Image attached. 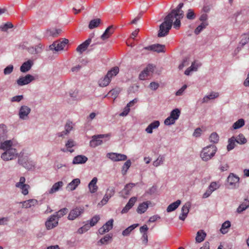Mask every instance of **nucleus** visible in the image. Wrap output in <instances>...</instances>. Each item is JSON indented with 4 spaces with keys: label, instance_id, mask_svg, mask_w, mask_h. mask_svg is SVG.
I'll return each instance as SVG.
<instances>
[{
    "label": "nucleus",
    "instance_id": "obj_1",
    "mask_svg": "<svg viewBox=\"0 0 249 249\" xmlns=\"http://www.w3.org/2000/svg\"><path fill=\"white\" fill-rule=\"evenodd\" d=\"M178 14L172 15L171 17L167 19V16L164 18V21L160 26V29L158 32V37H161L166 36L169 30L171 29L174 18L176 20L174 22L175 28L178 29L180 26V19L183 17L182 12H180Z\"/></svg>",
    "mask_w": 249,
    "mask_h": 249
},
{
    "label": "nucleus",
    "instance_id": "obj_2",
    "mask_svg": "<svg viewBox=\"0 0 249 249\" xmlns=\"http://www.w3.org/2000/svg\"><path fill=\"white\" fill-rule=\"evenodd\" d=\"M217 148L214 144H210L204 147L200 152V156L202 160L207 161L215 155Z\"/></svg>",
    "mask_w": 249,
    "mask_h": 249
},
{
    "label": "nucleus",
    "instance_id": "obj_3",
    "mask_svg": "<svg viewBox=\"0 0 249 249\" xmlns=\"http://www.w3.org/2000/svg\"><path fill=\"white\" fill-rule=\"evenodd\" d=\"M119 69L118 67H115L109 71L104 77L100 79L98 81L99 86L101 87L107 86L110 82L112 77L116 76L119 72Z\"/></svg>",
    "mask_w": 249,
    "mask_h": 249
},
{
    "label": "nucleus",
    "instance_id": "obj_4",
    "mask_svg": "<svg viewBox=\"0 0 249 249\" xmlns=\"http://www.w3.org/2000/svg\"><path fill=\"white\" fill-rule=\"evenodd\" d=\"M111 136L110 134L95 135L92 136L91 140L89 142V145L92 147H95L102 144V139L107 138L109 140Z\"/></svg>",
    "mask_w": 249,
    "mask_h": 249
},
{
    "label": "nucleus",
    "instance_id": "obj_5",
    "mask_svg": "<svg viewBox=\"0 0 249 249\" xmlns=\"http://www.w3.org/2000/svg\"><path fill=\"white\" fill-rule=\"evenodd\" d=\"M68 43V39L63 38L62 40H59L53 42L50 45L49 48L50 50L58 52L63 50Z\"/></svg>",
    "mask_w": 249,
    "mask_h": 249
},
{
    "label": "nucleus",
    "instance_id": "obj_6",
    "mask_svg": "<svg viewBox=\"0 0 249 249\" xmlns=\"http://www.w3.org/2000/svg\"><path fill=\"white\" fill-rule=\"evenodd\" d=\"M18 156L17 149L15 148L5 151L1 155V159L5 161H8L16 159Z\"/></svg>",
    "mask_w": 249,
    "mask_h": 249
},
{
    "label": "nucleus",
    "instance_id": "obj_7",
    "mask_svg": "<svg viewBox=\"0 0 249 249\" xmlns=\"http://www.w3.org/2000/svg\"><path fill=\"white\" fill-rule=\"evenodd\" d=\"M34 80L35 78L33 75L28 74L24 76H20L17 79L16 82L18 86L21 87L30 83Z\"/></svg>",
    "mask_w": 249,
    "mask_h": 249
},
{
    "label": "nucleus",
    "instance_id": "obj_8",
    "mask_svg": "<svg viewBox=\"0 0 249 249\" xmlns=\"http://www.w3.org/2000/svg\"><path fill=\"white\" fill-rule=\"evenodd\" d=\"M84 212L83 208L79 207L72 209L70 212L68 219L70 220H73L80 216Z\"/></svg>",
    "mask_w": 249,
    "mask_h": 249
},
{
    "label": "nucleus",
    "instance_id": "obj_9",
    "mask_svg": "<svg viewBox=\"0 0 249 249\" xmlns=\"http://www.w3.org/2000/svg\"><path fill=\"white\" fill-rule=\"evenodd\" d=\"M107 157L113 161H124L127 160V156L117 153H108Z\"/></svg>",
    "mask_w": 249,
    "mask_h": 249
},
{
    "label": "nucleus",
    "instance_id": "obj_10",
    "mask_svg": "<svg viewBox=\"0 0 249 249\" xmlns=\"http://www.w3.org/2000/svg\"><path fill=\"white\" fill-rule=\"evenodd\" d=\"M94 36V34L91 33L89 35V37L86 40H85L83 43L79 45L76 48V51L82 53L83 52L85 51L87 49L89 45V44L91 42L92 39Z\"/></svg>",
    "mask_w": 249,
    "mask_h": 249
},
{
    "label": "nucleus",
    "instance_id": "obj_11",
    "mask_svg": "<svg viewBox=\"0 0 249 249\" xmlns=\"http://www.w3.org/2000/svg\"><path fill=\"white\" fill-rule=\"evenodd\" d=\"M31 111V109L29 107L25 105L21 106L18 111L19 118L23 120L27 119Z\"/></svg>",
    "mask_w": 249,
    "mask_h": 249
},
{
    "label": "nucleus",
    "instance_id": "obj_12",
    "mask_svg": "<svg viewBox=\"0 0 249 249\" xmlns=\"http://www.w3.org/2000/svg\"><path fill=\"white\" fill-rule=\"evenodd\" d=\"M58 224V219L53 214L51 215L45 222V226L47 230L53 229L56 227Z\"/></svg>",
    "mask_w": 249,
    "mask_h": 249
},
{
    "label": "nucleus",
    "instance_id": "obj_13",
    "mask_svg": "<svg viewBox=\"0 0 249 249\" xmlns=\"http://www.w3.org/2000/svg\"><path fill=\"white\" fill-rule=\"evenodd\" d=\"M145 50L152 51L157 53L164 52L165 46L160 44H155L144 48Z\"/></svg>",
    "mask_w": 249,
    "mask_h": 249
},
{
    "label": "nucleus",
    "instance_id": "obj_14",
    "mask_svg": "<svg viewBox=\"0 0 249 249\" xmlns=\"http://www.w3.org/2000/svg\"><path fill=\"white\" fill-rule=\"evenodd\" d=\"M191 207V203L189 202H186L181 208V213L179 216V219L184 221L187 216L188 213Z\"/></svg>",
    "mask_w": 249,
    "mask_h": 249
},
{
    "label": "nucleus",
    "instance_id": "obj_15",
    "mask_svg": "<svg viewBox=\"0 0 249 249\" xmlns=\"http://www.w3.org/2000/svg\"><path fill=\"white\" fill-rule=\"evenodd\" d=\"M136 200L137 198L136 197H132L130 198L127 203L122 210L121 213H127L128 211L134 205Z\"/></svg>",
    "mask_w": 249,
    "mask_h": 249
},
{
    "label": "nucleus",
    "instance_id": "obj_16",
    "mask_svg": "<svg viewBox=\"0 0 249 249\" xmlns=\"http://www.w3.org/2000/svg\"><path fill=\"white\" fill-rule=\"evenodd\" d=\"M33 61L31 60H28V61L24 62L20 67V71L22 72H26L28 71L32 68L33 65Z\"/></svg>",
    "mask_w": 249,
    "mask_h": 249
},
{
    "label": "nucleus",
    "instance_id": "obj_17",
    "mask_svg": "<svg viewBox=\"0 0 249 249\" xmlns=\"http://www.w3.org/2000/svg\"><path fill=\"white\" fill-rule=\"evenodd\" d=\"M80 179L76 178L75 179H73L71 182H70L67 186L66 187V189L68 191H73L80 184Z\"/></svg>",
    "mask_w": 249,
    "mask_h": 249
},
{
    "label": "nucleus",
    "instance_id": "obj_18",
    "mask_svg": "<svg viewBox=\"0 0 249 249\" xmlns=\"http://www.w3.org/2000/svg\"><path fill=\"white\" fill-rule=\"evenodd\" d=\"M160 124V123L159 121H154L147 126L145 129V131L148 134H152L153 130L158 128Z\"/></svg>",
    "mask_w": 249,
    "mask_h": 249
},
{
    "label": "nucleus",
    "instance_id": "obj_19",
    "mask_svg": "<svg viewBox=\"0 0 249 249\" xmlns=\"http://www.w3.org/2000/svg\"><path fill=\"white\" fill-rule=\"evenodd\" d=\"M150 203V201H147L140 204L137 209V212L139 214L144 213L147 210L149 204Z\"/></svg>",
    "mask_w": 249,
    "mask_h": 249
},
{
    "label": "nucleus",
    "instance_id": "obj_20",
    "mask_svg": "<svg viewBox=\"0 0 249 249\" xmlns=\"http://www.w3.org/2000/svg\"><path fill=\"white\" fill-rule=\"evenodd\" d=\"M75 142L72 139H69L65 144L66 149L63 148L61 149V150L64 152L69 151L71 153H72L74 151V150L72 149L71 148L75 146Z\"/></svg>",
    "mask_w": 249,
    "mask_h": 249
},
{
    "label": "nucleus",
    "instance_id": "obj_21",
    "mask_svg": "<svg viewBox=\"0 0 249 249\" xmlns=\"http://www.w3.org/2000/svg\"><path fill=\"white\" fill-rule=\"evenodd\" d=\"M88 160V158L84 155H78L75 156L72 160L74 164H83Z\"/></svg>",
    "mask_w": 249,
    "mask_h": 249
},
{
    "label": "nucleus",
    "instance_id": "obj_22",
    "mask_svg": "<svg viewBox=\"0 0 249 249\" xmlns=\"http://www.w3.org/2000/svg\"><path fill=\"white\" fill-rule=\"evenodd\" d=\"M37 203V200L35 199H31L20 202L22 204V207L25 208H31L32 206L36 205Z\"/></svg>",
    "mask_w": 249,
    "mask_h": 249
},
{
    "label": "nucleus",
    "instance_id": "obj_23",
    "mask_svg": "<svg viewBox=\"0 0 249 249\" xmlns=\"http://www.w3.org/2000/svg\"><path fill=\"white\" fill-rule=\"evenodd\" d=\"M97 182V178L94 177L89 183L88 187L90 193H94L97 191L98 189V186L96 185Z\"/></svg>",
    "mask_w": 249,
    "mask_h": 249
},
{
    "label": "nucleus",
    "instance_id": "obj_24",
    "mask_svg": "<svg viewBox=\"0 0 249 249\" xmlns=\"http://www.w3.org/2000/svg\"><path fill=\"white\" fill-rule=\"evenodd\" d=\"M13 142L11 140H6L3 142L0 141V149L6 151L9 149L13 148Z\"/></svg>",
    "mask_w": 249,
    "mask_h": 249
},
{
    "label": "nucleus",
    "instance_id": "obj_25",
    "mask_svg": "<svg viewBox=\"0 0 249 249\" xmlns=\"http://www.w3.org/2000/svg\"><path fill=\"white\" fill-rule=\"evenodd\" d=\"M183 3H180L176 8L173 9L171 12L167 15V19L169 18L172 15L178 14L179 13H180V12H182V15L184 16V12L181 10V8L183 7Z\"/></svg>",
    "mask_w": 249,
    "mask_h": 249
},
{
    "label": "nucleus",
    "instance_id": "obj_26",
    "mask_svg": "<svg viewBox=\"0 0 249 249\" xmlns=\"http://www.w3.org/2000/svg\"><path fill=\"white\" fill-rule=\"evenodd\" d=\"M114 29L113 26H110L107 27L103 34L101 36V38L103 40H105L109 37V36L113 33Z\"/></svg>",
    "mask_w": 249,
    "mask_h": 249
},
{
    "label": "nucleus",
    "instance_id": "obj_27",
    "mask_svg": "<svg viewBox=\"0 0 249 249\" xmlns=\"http://www.w3.org/2000/svg\"><path fill=\"white\" fill-rule=\"evenodd\" d=\"M200 66V64L199 63H196V62H193L191 66L186 70L184 74L186 75H189L191 72L196 71Z\"/></svg>",
    "mask_w": 249,
    "mask_h": 249
},
{
    "label": "nucleus",
    "instance_id": "obj_28",
    "mask_svg": "<svg viewBox=\"0 0 249 249\" xmlns=\"http://www.w3.org/2000/svg\"><path fill=\"white\" fill-rule=\"evenodd\" d=\"M63 184L64 183L62 181H59L55 183L49 191V194H52L58 191L60 188L63 186Z\"/></svg>",
    "mask_w": 249,
    "mask_h": 249
},
{
    "label": "nucleus",
    "instance_id": "obj_29",
    "mask_svg": "<svg viewBox=\"0 0 249 249\" xmlns=\"http://www.w3.org/2000/svg\"><path fill=\"white\" fill-rule=\"evenodd\" d=\"M7 127L4 124H0V141H4L7 138Z\"/></svg>",
    "mask_w": 249,
    "mask_h": 249
},
{
    "label": "nucleus",
    "instance_id": "obj_30",
    "mask_svg": "<svg viewBox=\"0 0 249 249\" xmlns=\"http://www.w3.org/2000/svg\"><path fill=\"white\" fill-rule=\"evenodd\" d=\"M228 182L230 183V185H235L239 181V178L232 173H231L229 175L228 177Z\"/></svg>",
    "mask_w": 249,
    "mask_h": 249
},
{
    "label": "nucleus",
    "instance_id": "obj_31",
    "mask_svg": "<svg viewBox=\"0 0 249 249\" xmlns=\"http://www.w3.org/2000/svg\"><path fill=\"white\" fill-rule=\"evenodd\" d=\"M206 236V233L203 230H199L196 233V241L197 243L202 242Z\"/></svg>",
    "mask_w": 249,
    "mask_h": 249
},
{
    "label": "nucleus",
    "instance_id": "obj_32",
    "mask_svg": "<svg viewBox=\"0 0 249 249\" xmlns=\"http://www.w3.org/2000/svg\"><path fill=\"white\" fill-rule=\"evenodd\" d=\"M181 203L180 200H177L176 201L170 204L167 208L166 211L168 213H170L175 211L178 208Z\"/></svg>",
    "mask_w": 249,
    "mask_h": 249
},
{
    "label": "nucleus",
    "instance_id": "obj_33",
    "mask_svg": "<svg viewBox=\"0 0 249 249\" xmlns=\"http://www.w3.org/2000/svg\"><path fill=\"white\" fill-rule=\"evenodd\" d=\"M249 41V35L244 34L242 35V39L239 42V46L237 49H241V48L245 45Z\"/></svg>",
    "mask_w": 249,
    "mask_h": 249
},
{
    "label": "nucleus",
    "instance_id": "obj_34",
    "mask_svg": "<svg viewBox=\"0 0 249 249\" xmlns=\"http://www.w3.org/2000/svg\"><path fill=\"white\" fill-rule=\"evenodd\" d=\"M219 96L218 92H212L209 95L205 96L202 99V103H207L209 100L214 99Z\"/></svg>",
    "mask_w": 249,
    "mask_h": 249
},
{
    "label": "nucleus",
    "instance_id": "obj_35",
    "mask_svg": "<svg viewBox=\"0 0 249 249\" xmlns=\"http://www.w3.org/2000/svg\"><path fill=\"white\" fill-rule=\"evenodd\" d=\"M248 207H249V200L245 199L237 208V212L238 213H241L246 210Z\"/></svg>",
    "mask_w": 249,
    "mask_h": 249
},
{
    "label": "nucleus",
    "instance_id": "obj_36",
    "mask_svg": "<svg viewBox=\"0 0 249 249\" xmlns=\"http://www.w3.org/2000/svg\"><path fill=\"white\" fill-rule=\"evenodd\" d=\"M18 162L22 166L26 168H29V166L28 165V158L26 156H18Z\"/></svg>",
    "mask_w": 249,
    "mask_h": 249
},
{
    "label": "nucleus",
    "instance_id": "obj_37",
    "mask_svg": "<svg viewBox=\"0 0 249 249\" xmlns=\"http://www.w3.org/2000/svg\"><path fill=\"white\" fill-rule=\"evenodd\" d=\"M139 226L138 224H133L128 227H127L126 229H125L124 231L122 232V234L124 236H126L129 235L130 232L135 229L136 227H137Z\"/></svg>",
    "mask_w": 249,
    "mask_h": 249
},
{
    "label": "nucleus",
    "instance_id": "obj_38",
    "mask_svg": "<svg viewBox=\"0 0 249 249\" xmlns=\"http://www.w3.org/2000/svg\"><path fill=\"white\" fill-rule=\"evenodd\" d=\"M68 212V209L66 208H64L63 209H60L58 212H56L54 215L55 216V217L57 218L58 220L59 218L63 217L64 215L66 214Z\"/></svg>",
    "mask_w": 249,
    "mask_h": 249
},
{
    "label": "nucleus",
    "instance_id": "obj_39",
    "mask_svg": "<svg viewBox=\"0 0 249 249\" xmlns=\"http://www.w3.org/2000/svg\"><path fill=\"white\" fill-rule=\"evenodd\" d=\"M101 23V20L99 18H95L91 20L89 25V28L90 29H92L98 27Z\"/></svg>",
    "mask_w": 249,
    "mask_h": 249
},
{
    "label": "nucleus",
    "instance_id": "obj_40",
    "mask_svg": "<svg viewBox=\"0 0 249 249\" xmlns=\"http://www.w3.org/2000/svg\"><path fill=\"white\" fill-rule=\"evenodd\" d=\"M208 25V22H201V23L195 30V34L196 35H198L203 29H205Z\"/></svg>",
    "mask_w": 249,
    "mask_h": 249
},
{
    "label": "nucleus",
    "instance_id": "obj_41",
    "mask_svg": "<svg viewBox=\"0 0 249 249\" xmlns=\"http://www.w3.org/2000/svg\"><path fill=\"white\" fill-rule=\"evenodd\" d=\"M236 140L234 137H232L228 140V144L227 146L228 151H230L233 149L235 146Z\"/></svg>",
    "mask_w": 249,
    "mask_h": 249
},
{
    "label": "nucleus",
    "instance_id": "obj_42",
    "mask_svg": "<svg viewBox=\"0 0 249 249\" xmlns=\"http://www.w3.org/2000/svg\"><path fill=\"white\" fill-rule=\"evenodd\" d=\"M231 226V222L227 220L224 222L221 226L220 229V231L223 234H225L228 232V229Z\"/></svg>",
    "mask_w": 249,
    "mask_h": 249
},
{
    "label": "nucleus",
    "instance_id": "obj_43",
    "mask_svg": "<svg viewBox=\"0 0 249 249\" xmlns=\"http://www.w3.org/2000/svg\"><path fill=\"white\" fill-rule=\"evenodd\" d=\"M131 165V162L130 160H127L124 164L122 168V173L123 175L126 174L128 169Z\"/></svg>",
    "mask_w": 249,
    "mask_h": 249
},
{
    "label": "nucleus",
    "instance_id": "obj_44",
    "mask_svg": "<svg viewBox=\"0 0 249 249\" xmlns=\"http://www.w3.org/2000/svg\"><path fill=\"white\" fill-rule=\"evenodd\" d=\"M165 160V157L164 155H160L158 159L154 161L153 165L155 167H158L163 164Z\"/></svg>",
    "mask_w": 249,
    "mask_h": 249
},
{
    "label": "nucleus",
    "instance_id": "obj_45",
    "mask_svg": "<svg viewBox=\"0 0 249 249\" xmlns=\"http://www.w3.org/2000/svg\"><path fill=\"white\" fill-rule=\"evenodd\" d=\"M245 125V121L243 119H240L235 122L232 125L234 129H239Z\"/></svg>",
    "mask_w": 249,
    "mask_h": 249
},
{
    "label": "nucleus",
    "instance_id": "obj_46",
    "mask_svg": "<svg viewBox=\"0 0 249 249\" xmlns=\"http://www.w3.org/2000/svg\"><path fill=\"white\" fill-rule=\"evenodd\" d=\"M180 114V111L178 108L173 109L170 114V116L175 120H177Z\"/></svg>",
    "mask_w": 249,
    "mask_h": 249
},
{
    "label": "nucleus",
    "instance_id": "obj_47",
    "mask_svg": "<svg viewBox=\"0 0 249 249\" xmlns=\"http://www.w3.org/2000/svg\"><path fill=\"white\" fill-rule=\"evenodd\" d=\"M237 143L240 144H244L247 142V140L242 134H239L235 138Z\"/></svg>",
    "mask_w": 249,
    "mask_h": 249
},
{
    "label": "nucleus",
    "instance_id": "obj_48",
    "mask_svg": "<svg viewBox=\"0 0 249 249\" xmlns=\"http://www.w3.org/2000/svg\"><path fill=\"white\" fill-rule=\"evenodd\" d=\"M209 140L211 142L217 143L219 141V136L216 132H213L210 136Z\"/></svg>",
    "mask_w": 249,
    "mask_h": 249
},
{
    "label": "nucleus",
    "instance_id": "obj_49",
    "mask_svg": "<svg viewBox=\"0 0 249 249\" xmlns=\"http://www.w3.org/2000/svg\"><path fill=\"white\" fill-rule=\"evenodd\" d=\"M112 239V235L110 234H107L104 237L102 238L98 242V243H100L101 245L107 244L109 240Z\"/></svg>",
    "mask_w": 249,
    "mask_h": 249
},
{
    "label": "nucleus",
    "instance_id": "obj_50",
    "mask_svg": "<svg viewBox=\"0 0 249 249\" xmlns=\"http://www.w3.org/2000/svg\"><path fill=\"white\" fill-rule=\"evenodd\" d=\"M100 217L99 215H94L90 220L89 224L90 226L88 225V228H89L91 227L94 226L96 224V223L100 220Z\"/></svg>",
    "mask_w": 249,
    "mask_h": 249
},
{
    "label": "nucleus",
    "instance_id": "obj_51",
    "mask_svg": "<svg viewBox=\"0 0 249 249\" xmlns=\"http://www.w3.org/2000/svg\"><path fill=\"white\" fill-rule=\"evenodd\" d=\"M114 220L113 219H109L108 221H107L103 227H105V228L109 231L113 228V224Z\"/></svg>",
    "mask_w": 249,
    "mask_h": 249
},
{
    "label": "nucleus",
    "instance_id": "obj_52",
    "mask_svg": "<svg viewBox=\"0 0 249 249\" xmlns=\"http://www.w3.org/2000/svg\"><path fill=\"white\" fill-rule=\"evenodd\" d=\"M13 25L11 22H7L0 26V29L2 31L6 32L9 29L12 28Z\"/></svg>",
    "mask_w": 249,
    "mask_h": 249
},
{
    "label": "nucleus",
    "instance_id": "obj_53",
    "mask_svg": "<svg viewBox=\"0 0 249 249\" xmlns=\"http://www.w3.org/2000/svg\"><path fill=\"white\" fill-rule=\"evenodd\" d=\"M30 186L28 184L22 185L20 187H18L17 188H19L21 190V193L24 195H27L28 194V189Z\"/></svg>",
    "mask_w": 249,
    "mask_h": 249
},
{
    "label": "nucleus",
    "instance_id": "obj_54",
    "mask_svg": "<svg viewBox=\"0 0 249 249\" xmlns=\"http://www.w3.org/2000/svg\"><path fill=\"white\" fill-rule=\"evenodd\" d=\"M196 15L192 9H190L188 10L186 14V18H187V19L190 20H193L196 18Z\"/></svg>",
    "mask_w": 249,
    "mask_h": 249
},
{
    "label": "nucleus",
    "instance_id": "obj_55",
    "mask_svg": "<svg viewBox=\"0 0 249 249\" xmlns=\"http://www.w3.org/2000/svg\"><path fill=\"white\" fill-rule=\"evenodd\" d=\"M73 124L71 121H67L65 125V130L66 132H67L69 134L71 131L72 129Z\"/></svg>",
    "mask_w": 249,
    "mask_h": 249
},
{
    "label": "nucleus",
    "instance_id": "obj_56",
    "mask_svg": "<svg viewBox=\"0 0 249 249\" xmlns=\"http://www.w3.org/2000/svg\"><path fill=\"white\" fill-rule=\"evenodd\" d=\"M61 30L60 29H53L48 31V33L50 36H52L53 37H56L59 35V34L61 33Z\"/></svg>",
    "mask_w": 249,
    "mask_h": 249
},
{
    "label": "nucleus",
    "instance_id": "obj_57",
    "mask_svg": "<svg viewBox=\"0 0 249 249\" xmlns=\"http://www.w3.org/2000/svg\"><path fill=\"white\" fill-rule=\"evenodd\" d=\"M83 9L84 6H82V4L80 3L75 4V7L73 8V10L74 11L75 14H78Z\"/></svg>",
    "mask_w": 249,
    "mask_h": 249
},
{
    "label": "nucleus",
    "instance_id": "obj_58",
    "mask_svg": "<svg viewBox=\"0 0 249 249\" xmlns=\"http://www.w3.org/2000/svg\"><path fill=\"white\" fill-rule=\"evenodd\" d=\"M13 69V66L12 65H9L4 69L3 73L5 75L10 74L12 72Z\"/></svg>",
    "mask_w": 249,
    "mask_h": 249
},
{
    "label": "nucleus",
    "instance_id": "obj_59",
    "mask_svg": "<svg viewBox=\"0 0 249 249\" xmlns=\"http://www.w3.org/2000/svg\"><path fill=\"white\" fill-rule=\"evenodd\" d=\"M189 64V60L188 58H185L183 59L182 63L179 65L178 69L182 70L184 67Z\"/></svg>",
    "mask_w": 249,
    "mask_h": 249
},
{
    "label": "nucleus",
    "instance_id": "obj_60",
    "mask_svg": "<svg viewBox=\"0 0 249 249\" xmlns=\"http://www.w3.org/2000/svg\"><path fill=\"white\" fill-rule=\"evenodd\" d=\"M176 120L171 118L170 116L164 120V124L166 125H170L175 124Z\"/></svg>",
    "mask_w": 249,
    "mask_h": 249
},
{
    "label": "nucleus",
    "instance_id": "obj_61",
    "mask_svg": "<svg viewBox=\"0 0 249 249\" xmlns=\"http://www.w3.org/2000/svg\"><path fill=\"white\" fill-rule=\"evenodd\" d=\"M219 188L218 184L216 182H212L209 186L208 188L213 192Z\"/></svg>",
    "mask_w": 249,
    "mask_h": 249
},
{
    "label": "nucleus",
    "instance_id": "obj_62",
    "mask_svg": "<svg viewBox=\"0 0 249 249\" xmlns=\"http://www.w3.org/2000/svg\"><path fill=\"white\" fill-rule=\"evenodd\" d=\"M135 184L133 183H130L127 184L124 189V190L125 191V193L127 194L129 191L134 186H135Z\"/></svg>",
    "mask_w": 249,
    "mask_h": 249
},
{
    "label": "nucleus",
    "instance_id": "obj_63",
    "mask_svg": "<svg viewBox=\"0 0 249 249\" xmlns=\"http://www.w3.org/2000/svg\"><path fill=\"white\" fill-rule=\"evenodd\" d=\"M23 99V96L21 95H17L13 97L11 99V101L12 102H19L21 100H22Z\"/></svg>",
    "mask_w": 249,
    "mask_h": 249
},
{
    "label": "nucleus",
    "instance_id": "obj_64",
    "mask_svg": "<svg viewBox=\"0 0 249 249\" xmlns=\"http://www.w3.org/2000/svg\"><path fill=\"white\" fill-rule=\"evenodd\" d=\"M115 193V189L114 187H109L106 192V193L109 197L112 196Z\"/></svg>",
    "mask_w": 249,
    "mask_h": 249
}]
</instances>
